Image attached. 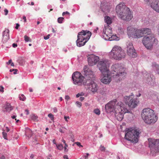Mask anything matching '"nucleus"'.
I'll use <instances>...</instances> for the list:
<instances>
[{"label":"nucleus","instance_id":"obj_1","mask_svg":"<svg viewBox=\"0 0 159 159\" xmlns=\"http://www.w3.org/2000/svg\"><path fill=\"white\" fill-rule=\"evenodd\" d=\"M112 68L113 69L112 75H111L110 71L102 73V77L101 79L102 82L104 84H109L111 80L114 81H120L125 76L126 73L124 68L119 64H115L113 65Z\"/></svg>","mask_w":159,"mask_h":159},{"label":"nucleus","instance_id":"obj_2","mask_svg":"<svg viewBox=\"0 0 159 159\" xmlns=\"http://www.w3.org/2000/svg\"><path fill=\"white\" fill-rule=\"evenodd\" d=\"M116 11L119 17L123 20L129 21L133 17L132 12L124 3H120L117 5Z\"/></svg>","mask_w":159,"mask_h":159},{"label":"nucleus","instance_id":"obj_3","mask_svg":"<svg viewBox=\"0 0 159 159\" xmlns=\"http://www.w3.org/2000/svg\"><path fill=\"white\" fill-rule=\"evenodd\" d=\"M116 101H111L107 104L105 106V109L107 112L110 113L115 112L116 110L119 111L120 109L121 111L124 113H128L132 114V112L129 111L125 107V105L121 102H119L116 103Z\"/></svg>","mask_w":159,"mask_h":159},{"label":"nucleus","instance_id":"obj_4","mask_svg":"<svg viewBox=\"0 0 159 159\" xmlns=\"http://www.w3.org/2000/svg\"><path fill=\"white\" fill-rule=\"evenodd\" d=\"M141 116L144 122L147 124L154 123L157 120L154 111L150 108L144 109L142 111Z\"/></svg>","mask_w":159,"mask_h":159},{"label":"nucleus","instance_id":"obj_5","mask_svg":"<svg viewBox=\"0 0 159 159\" xmlns=\"http://www.w3.org/2000/svg\"><path fill=\"white\" fill-rule=\"evenodd\" d=\"M126 132H127L125 135V139L135 143L138 141L139 135L141 132L139 129L132 128L126 129Z\"/></svg>","mask_w":159,"mask_h":159},{"label":"nucleus","instance_id":"obj_6","mask_svg":"<svg viewBox=\"0 0 159 159\" xmlns=\"http://www.w3.org/2000/svg\"><path fill=\"white\" fill-rule=\"evenodd\" d=\"M110 58L115 60H120L125 57V53L121 47L115 45L109 53Z\"/></svg>","mask_w":159,"mask_h":159},{"label":"nucleus","instance_id":"obj_7","mask_svg":"<svg viewBox=\"0 0 159 159\" xmlns=\"http://www.w3.org/2000/svg\"><path fill=\"white\" fill-rule=\"evenodd\" d=\"M91 35V32L87 30H82L79 32L77 36L76 44L77 46L81 47L85 45L89 39Z\"/></svg>","mask_w":159,"mask_h":159},{"label":"nucleus","instance_id":"obj_8","mask_svg":"<svg viewBox=\"0 0 159 159\" xmlns=\"http://www.w3.org/2000/svg\"><path fill=\"white\" fill-rule=\"evenodd\" d=\"M158 42L157 39L155 38V35L153 34L151 35L144 36L142 40L143 44L148 49L151 48L153 44H157Z\"/></svg>","mask_w":159,"mask_h":159},{"label":"nucleus","instance_id":"obj_9","mask_svg":"<svg viewBox=\"0 0 159 159\" xmlns=\"http://www.w3.org/2000/svg\"><path fill=\"white\" fill-rule=\"evenodd\" d=\"M111 28L108 26L103 28L102 31V38L106 40H113L116 39L117 36L116 35H114L112 33Z\"/></svg>","mask_w":159,"mask_h":159},{"label":"nucleus","instance_id":"obj_10","mask_svg":"<svg viewBox=\"0 0 159 159\" xmlns=\"http://www.w3.org/2000/svg\"><path fill=\"white\" fill-rule=\"evenodd\" d=\"M149 146L151 149V154L155 156L156 153L159 152V140L149 139Z\"/></svg>","mask_w":159,"mask_h":159},{"label":"nucleus","instance_id":"obj_11","mask_svg":"<svg viewBox=\"0 0 159 159\" xmlns=\"http://www.w3.org/2000/svg\"><path fill=\"white\" fill-rule=\"evenodd\" d=\"M124 101L131 108H135L137 105L138 101L136 98H134L132 93L129 96H126L124 97Z\"/></svg>","mask_w":159,"mask_h":159},{"label":"nucleus","instance_id":"obj_12","mask_svg":"<svg viewBox=\"0 0 159 159\" xmlns=\"http://www.w3.org/2000/svg\"><path fill=\"white\" fill-rule=\"evenodd\" d=\"M108 65V61L107 60L104 59L99 61L97 64V66L102 73L104 74L105 72L110 71L107 67Z\"/></svg>","mask_w":159,"mask_h":159},{"label":"nucleus","instance_id":"obj_13","mask_svg":"<svg viewBox=\"0 0 159 159\" xmlns=\"http://www.w3.org/2000/svg\"><path fill=\"white\" fill-rule=\"evenodd\" d=\"M72 78L75 84L80 85L83 80L84 77L79 72H76L73 74Z\"/></svg>","mask_w":159,"mask_h":159},{"label":"nucleus","instance_id":"obj_14","mask_svg":"<svg viewBox=\"0 0 159 159\" xmlns=\"http://www.w3.org/2000/svg\"><path fill=\"white\" fill-rule=\"evenodd\" d=\"M127 51L128 55L130 57L134 58L137 56V53L132 43H129L127 45Z\"/></svg>","mask_w":159,"mask_h":159},{"label":"nucleus","instance_id":"obj_15","mask_svg":"<svg viewBox=\"0 0 159 159\" xmlns=\"http://www.w3.org/2000/svg\"><path fill=\"white\" fill-rule=\"evenodd\" d=\"M99 58L98 57L92 54L89 55L88 57V61L89 65L92 66L96 65L97 62H98Z\"/></svg>","mask_w":159,"mask_h":159},{"label":"nucleus","instance_id":"obj_16","mask_svg":"<svg viewBox=\"0 0 159 159\" xmlns=\"http://www.w3.org/2000/svg\"><path fill=\"white\" fill-rule=\"evenodd\" d=\"M146 4L150 5V7L156 11V8L158 7L159 0H144Z\"/></svg>","mask_w":159,"mask_h":159},{"label":"nucleus","instance_id":"obj_17","mask_svg":"<svg viewBox=\"0 0 159 159\" xmlns=\"http://www.w3.org/2000/svg\"><path fill=\"white\" fill-rule=\"evenodd\" d=\"M83 74L84 75V77H89L90 78H93V72L89 69L88 66H85L84 67L83 71L82 72Z\"/></svg>","mask_w":159,"mask_h":159},{"label":"nucleus","instance_id":"obj_18","mask_svg":"<svg viewBox=\"0 0 159 159\" xmlns=\"http://www.w3.org/2000/svg\"><path fill=\"white\" fill-rule=\"evenodd\" d=\"M119 111L118 110H116L115 112V116L116 119L118 121H121L122 120L124 117L123 114L125 113H124L123 111H121L120 109H119Z\"/></svg>","mask_w":159,"mask_h":159},{"label":"nucleus","instance_id":"obj_19","mask_svg":"<svg viewBox=\"0 0 159 159\" xmlns=\"http://www.w3.org/2000/svg\"><path fill=\"white\" fill-rule=\"evenodd\" d=\"M9 30L8 29L6 30L3 33V38L2 41L3 43H6L9 39Z\"/></svg>","mask_w":159,"mask_h":159},{"label":"nucleus","instance_id":"obj_20","mask_svg":"<svg viewBox=\"0 0 159 159\" xmlns=\"http://www.w3.org/2000/svg\"><path fill=\"white\" fill-rule=\"evenodd\" d=\"M136 30L132 26H128L127 28V34L128 36L134 38V35Z\"/></svg>","mask_w":159,"mask_h":159},{"label":"nucleus","instance_id":"obj_21","mask_svg":"<svg viewBox=\"0 0 159 159\" xmlns=\"http://www.w3.org/2000/svg\"><path fill=\"white\" fill-rule=\"evenodd\" d=\"M98 87L97 84L94 82H92V84H90L87 88L91 91L93 93L96 92L98 90Z\"/></svg>","mask_w":159,"mask_h":159},{"label":"nucleus","instance_id":"obj_22","mask_svg":"<svg viewBox=\"0 0 159 159\" xmlns=\"http://www.w3.org/2000/svg\"><path fill=\"white\" fill-rule=\"evenodd\" d=\"M85 79V80L83 82V84L84 85L86 86L87 88L89 86L92 84V82H94L92 80H93V79H92V78H90L89 77H84Z\"/></svg>","mask_w":159,"mask_h":159},{"label":"nucleus","instance_id":"obj_23","mask_svg":"<svg viewBox=\"0 0 159 159\" xmlns=\"http://www.w3.org/2000/svg\"><path fill=\"white\" fill-rule=\"evenodd\" d=\"M142 32L143 34V36L145 35V36L151 35V30L149 28H145L142 29Z\"/></svg>","mask_w":159,"mask_h":159},{"label":"nucleus","instance_id":"obj_24","mask_svg":"<svg viewBox=\"0 0 159 159\" xmlns=\"http://www.w3.org/2000/svg\"><path fill=\"white\" fill-rule=\"evenodd\" d=\"M142 29H136L134 33V38H139L143 36Z\"/></svg>","mask_w":159,"mask_h":159},{"label":"nucleus","instance_id":"obj_25","mask_svg":"<svg viewBox=\"0 0 159 159\" xmlns=\"http://www.w3.org/2000/svg\"><path fill=\"white\" fill-rule=\"evenodd\" d=\"M101 7L102 10L103 12L107 13L109 11L110 7L106 4H103V3H101Z\"/></svg>","mask_w":159,"mask_h":159},{"label":"nucleus","instance_id":"obj_26","mask_svg":"<svg viewBox=\"0 0 159 159\" xmlns=\"http://www.w3.org/2000/svg\"><path fill=\"white\" fill-rule=\"evenodd\" d=\"M152 66L153 69L156 70L158 74V71H159V65L155 62H152Z\"/></svg>","mask_w":159,"mask_h":159},{"label":"nucleus","instance_id":"obj_27","mask_svg":"<svg viewBox=\"0 0 159 159\" xmlns=\"http://www.w3.org/2000/svg\"><path fill=\"white\" fill-rule=\"evenodd\" d=\"M104 20L105 22L107 23L106 26H109V25L111 24L112 22L111 18L108 16H105Z\"/></svg>","mask_w":159,"mask_h":159},{"label":"nucleus","instance_id":"obj_28","mask_svg":"<svg viewBox=\"0 0 159 159\" xmlns=\"http://www.w3.org/2000/svg\"><path fill=\"white\" fill-rule=\"evenodd\" d=\"M5 109L7 111L10 112L13 109L12 107L11 106V104L9 103H7L6 104Z\"/></svg>","mask_w":159,"mask_h":159},{"label":"nucleus","instance_id":"obj_29","mask_svg":"<svg viewBox=\"0 0 159 159\" xmlns=\"http://www.w3.org/2000/svg\"><path fill=\"white\" fill-rule=\"evenodd\" d=\"M25 135L29 138L31 137L32 135V132L31 130L29 129H26L25 131Z\"/></svg>","mask_w":159,"mask_h":159},{"label":"nucleus","instance_id":"obj_30","mask_svg":"<svg viewBox=\"0 0 159 159\" xmlns=\"http://www.w3.org/2000/svg\"><path fill=\"white\" fill-rule=\"evenodd\" d=\"M146 81L147 82L148 84L150 85H152L153 84V80L150 76L148 77V78L146 80Z\"/></svg>","mask_w":159,"mask_h":159},{"label":"nucleus","instance_id":"obj_31","mask_svg":"<svg viewBox=\"0 0 159 159\" xmlns=\"http://www.w3.org/2000/svg\"><path fill=\"white\" fill-rule=\"evenodd\" d=\"M31 119L34 121H38V116H37L35 115L34 114H33L31 116Z\"/></svg>","mask_w":159,"mask_h":159},{"label":"nucleus","instance_id":"obj_32","mask_svg":"<svg viewBox=\"0 0 159 159\" xmlns=\"http://www.w3.org/2000/svg\"><path fill=\"white\" fill-rule=\"evenodd\" d=\"M56 146L58 149L59 150H61L63 149V146L62 144H60L58 145L56 144Z\"/></svg>","mask_w":159,"mask_h":159},{"label":"nucleus","instance_id":"obj_33","mask_svg":"<svg viewBox=\"0 0 159 159\" xmlns=\"http://www.w3.org/2000/svg\"><path fill=\"white\" fill-rule=\"evenodd\" d=\"M24 39L25 40L26 42H27L28 41L30 42L31 41V40L30 39V38L27 35H25L24 36Z\"/></svg>","mask_w":159,"mask_h":159},{"label":"nucleus","instance_id":"obj_34","mask_svg":"<svg viewBox=\"0 0 159 159\" xmlns=\"http://www.w3.org/2000/svg\"><path fill=\"white\" fill-rule=\"evenodd\" d=\"M94 112L97 115H99L100 113V111L98 109H96L94 110Z\"/></svg>","mask_w":159,"mask_h":159},{"label":"nucleus","instance_id":"obj_35","mask_svg":"<svg viewBox=\"0 0 159 159\" xmlns=\"http://www.w3.org/2000/svg\"><path fill=\"white\" fill-rule=\"evenodd\" d=\"M4 44L2 45V46L3 47H6L7 48H9L11 47V45L9 43H4Z\"/></svg>","mask_w":159,"mask_h":159},{"label":"nucleus","instance_id":"obj_36","mask_svg":"<svg viewBox=\"0 0 159 159\" xmlns=\"http://www.w3.org/2000/svg\"><path fill=\"white\" fill-rule=\"evenodd\" d=\"M64 19V18L62 17H60L58 18L57 19V21L59 23H61L62 21Z\"/></svg>","mask_w":159,"mask_h":159},{"label":"nucleus","instance_id":"obj_37","mask_svg":"<svg viewBox=\"0 0 159 159\" xmlns=\"http://www.w3.org/2000/svg\"><path fill=\"white\" fill-rule=\"evenodd\" d=\"M48 116L49 117L51 120H54V116L52 113H49L48 115Z\"/></svg>","mask_w":159,"mask_h":159},{"label":"nucleus","instance_id":"obj_38","mask_svg":"<svg viewBox=\"0 0 159 159\" xmlns=\"http://www.w3.org/2000/svg\"><path fill=\"white\" fill-rule=\"evenodd\" d=\"M77 106L79 107H80L82 105V103L79 102L77 101L75 102Z\"/></svg>","mask_w":159,"mask_h":159},{"label":"nucleus","instance_id":"obj_39","mask_svg":"<svg viewBox=\"0 0 159 159\" xmlns=\"http://www.w3.org/2000/svg\"><path fill=\"white\" fill-rule=\"evenodd\" d=\"M2 134L3 137L4 138V139H7V134L4 132H3Z\"/></svg>","mask_w":159,"mask_h":159},{"label":"nucleus","instance_id":"obj_40","mask_svg":"<svg viewBox=\"0 0 159 159\" xmlns=\"http://www.w3.org/2000/svg\"><path fill=\"white\" fill-rule=\"evenodd\" d=\"M68 145L66 144V143H65V145L64 147V151L65 152H67L68 151V149L67 148L68 147Z\"/></svg>","mask_w":159,"mask_h":159},{"label":"nucleus","instance_id":"obj_41","mask_svg":"<svg viewBox=\"0 0 159 159\" xmlns=\"http://www.w3.org/2000/svg\"><path fill=\"white\" fill-rule=\"evenodd\" d=\"M75 143L76 144V145L78 146H79V147H83V146L82 145H81V143L79 142H76Z\"/></svg>","mask_w":159,"mask_h":159},{"label":"nucleus","instance_id":"obj_42","mask_svg":"<svg viewBox=\"0 0 159 159\" xmlns=\"http://www.w3.org/2000/svg\"><path fill=\"white\" fill-rule=\"evenodd\" d=\"M64 118L65 120H66V122H68V120H67V119H70V117L69 116H65L64 117Z\"/></svg>","mask_w":159,"mask_h":159},{"label":"nucleus","instance_id":"obj_43","mask_svg":"<svg viewBox=\"0 0 159 159\" xmlns=\"http://www.w3.org/2000/svg\"><path fill=\"white\" fill-rule=\"evenodd\" d=\"M100 149L101 151H104L105 150V148L104 146H101L100 147Z\"/></svg>","mask_w":159,"mask_h":159},{"label":"nucleus","instance_id":"obj_44","mask_svg":"<svg viewBox=\"0 0 159 159\" xmlns=\"http://www.w3.org/2000/svg\"><path fill=\"white\" fill-rule=\"evenodd\" d=\"M22 98L21 97H19L20 99L21 100H22V101H24L26 99V98L25 97H22Z\"/></svg>","mask_w":159,"mask_h":159},{"label":"nucleus","instance_id":"obj_45","mask_svg":"<svg viewBox=\"0 0 159 159\" xmlns=\"http://www.w3.org/2000/svg\"><path fill=\"white\" fill-rule=\"evenodd\" d=\"M50 36V35L49 34H48V35H47L46 36H44V39L45 40H47L49 38V36Z\"/></svg>","mask_w":159,"mask_h":159},{"label":"nucleus","instance_id":"obj_46","mask_svg":"<svg viewBox=\"0 0 159 159\" xmlns=\"http://www.w3.org/2000/svg\"><path fill=\"white\" fill-rule=\"evenodd\" d=\"M4 11L5 12V15H7L8 12V10L7 9H4Z\"/></svg>","mask_w":159,"mask_h":159},{"label":"nucleus","instance_id":"obj_47","mask_svg":"<svg viewBox=\"0 0 159 159\" xmlns=\"http://www.w3.org/2000/svg\"><path fill=\"white\" fill-rule=\"evenodd\" d=\"M53 110L54 112L55 113H56L57 111V108L56 107H54L53 108Z\"/></svg>","mask_w":159,"mask_h":159},{"label":"nucleus","instance_id":"obj_48","mask_svg":"<svg viewBox=\"0 0 159 159\" xmlns=\"http://www.w3.org/2000/svg\"><path fill=\"white\" fill-rule=\"evenodd\" d=\"M89 155V154L88 153H86V155L84 156V157H85V159H88V156Z\"/></svg>","mask_w":159,"mask_h":159},{"label":"nucleus","instance_id":"obj_49","mask_svg":"<svg viewBox=\"0 0 159 159\" xmlns=\"http://www.w3.org/2000/svg\"><path fill=\"white\" fill-rule=\"evenodd\" d=\"M65 14H70V13L68 12V11H66V12H64L62 13V15L63 16H64Z\"/></svg>","mask_w":159,"mask_h":159},{"label":"nucleus","instance_id":"obj_50","mask_svg":"<svg viewBox=\"0 0 159 159\" xmlns=\"http://www.w3.org/2000/svg\"><path fill=\"white\" fill-rule=\"evenodd\" d=\"M0 87L2 89H0V92H2L3 93L4 92V90H3L4 88L2 86H0Z\"/></svg>","mask_w":159,"mask_h":159},{"label":"nucleus","instance_id":"obj_51","mask_svg":"<svg viewBox=\"0 0 159 159\" xmlns=\"http://www.w3.org/2000/svg\"><path fill=\"white\" fill-rule=\"evenodd\" d=\"M19 26H20L19 24L18 23H17L16 24V26L15 27L16 29H18Z\"/></svg>","mask_w":159,"mask_h":159},{"label":"nucleus","instance_id":"obj_52","mask_svg":"<svg viewBox=\"0 0 159 159\" xmlns=\"http://www.w3.org/2000/svg\"><path fill=\"white\" fill-rule=\"evenodd\" d=\"M17 44L16 43H14L12 44V46L14 48H16V47H17Z\"/></svg>","mask_w":159,"mask_h":159},{"label":"nucleus","instance_id":"obj_53","mask_svg":"<svg viewBox=\"0 0 159 159\" xmlns=\"http://www.w3.org/2000/svg\"><path fill=\"white\" fill-rule=\"evenodd\" d=\"M65 99L67 100H68L70 99V97L68 95H66L65 96Z\"/></svg>","mask_w":159,"mask_h":159},{"label":"nucleus","instance_id":"obj_54","mask_svg":"<svg viewBox=\"0 0 159 159\" xmlns=\"http://www.w3.org/2000/svg\"><path fill=\"white\" fill-rule=\"evenodd\" d=\"M11 61H12V60L11 59V60H10L9 61H8V62L7 63V64H8V65H9L10 64V63H11L12 62H11Z\"/></svg>","mask_w":159,"mask_h":159},{"label":"nucleus","instance_id":"obj_55","mask_svg":"<svg viewBox=\"0 0 159 159\" xmlns=\"http://www.w3.org/2000/svg\"><path fill=\"white\" fill-rule=\"evenodd\" d=\"M158 8H156V12H159V3H158Z\"/></svg>","mask_w":159,"mask_h":159},{"label":"nucleus","instance_id":"obj_56","mask_svg":"<svg viewBox=\"0 0 159 159\" xmlns=\"http://www.w3.org/2000/svg\"><path fill=\"white\" fill-rule=\"evenodd\" d=\"M25 111L26 112V115H28L29 114V111L28 109H26L25 110Z\"/></svg>","mask_w":159,"mask_h":159},{"label":"nucleus","instance_id":"obj_57","mask_svg":"<svg viewBox=\"0 0 159 159\" xmlns=\"http://www.w3.org/2000/svg\"><path fill=\"white\" fill-rule=\"evenodd\" d=\"M23 19L24 20V21L25 22H26V19L25 16H23Z\"/></svg>","mask_w":159,"mask_h":159},{"label":"nucleus","instance_id":"obj_58","mask_svg":"<svg viewBox=\"0 0 159 159\" xmlns=\"http://www.w3.org/2000/svg\"><path fill=\"white\" fill-rule=\"evenodd\" d=\"M84 99V98L83 97H80V100L81 101H82Z\"/></svg>","mask_w":159,"mask_h":159},{"label":"nucleus","instance_id":"obj_59","mask_svg":"<svg viewBox=\"0 0 159 159\" xmlns=\"http://www.w3.org/2000/svg\"><path fill=\"white\" fill-rule=\"evenodd\" d=\"M82 95H81V94H80V93H78L77 94H76V97L77 98H78L80 96H81Z\"/></svg>","mask_w":159,"mask_h":159},{"label":"nucleus","instance_id":"obj_60","mask_svg":"<svg viewBox=\"0 0 159 159\" xmlns=\"http://www.w3.org/2000/svg\"><path fill=\"white\" fill-rule=\"evenodd\" d=\"M59 131L61 133H64V132L62 131V129H61V128L59 129Z\"/></svg>","mask_w":159,"mask_h":159},{"label":"nucleus","instance_id":"obj_61","mask_svg":"<svg viewBox=\"0 0 159 159\" xmlns=\"http://www.w3.org/2000/svg\"><path fill=\"white\" fill-rule=\"evenodd\" d=\"M0 159H5V157L4 156H2L0 158Z\"/></svg>","mask_w":159,"mask_h":159},{"label":"nucleus","instance_id":"obj_62","mask_svg":"<svg viewBox=\"0 0 159 159\" xmlns=\"http://www.w3.org/2000/svg\"><path fill=\"white\" fill-rule=\"evenodd\" d=\"M6 131H7V132H8L10 130L7 127H6Z\"/></svg>","mask_w":159,"mask_h":159},{"label":"nucleus","instance_id":"obj_63","mask_svg":"<svg viewBox=\"0 0 159 159\" xmlns=\"http://www.w3.org/2000/svg\"><path fill=\"white\" fill-rule=\"evenodd\" d=\"M64 157V159H66V158H68V156H67L66 155H64V157Z\"/></svg>","mask_w":159,"mask_h":159},{"label":"nucleus","instance_id":"obj_64","mask_svg":"<svg viewBox=\"0 0 159 159\" xmlns=\"http://www.w3.org/2000/svg\"><path fill=\"white\" fill-rule=\"evenodd\" d=\"M16 117V116H15V115H14V116H11V117L12 118V119H15Z\"/></svg>","mask_w":159,"mask_h":159}]
</instances>
